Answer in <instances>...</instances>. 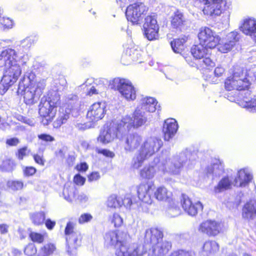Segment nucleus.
<instances>
[{"label": "nucleus", "mask_w": 256, "mask_h": 256, "mask_svg": "<svg viewBox=\"0 0 256 256\" xmlns=\"http://www.w3.org/2000/svg\"><path fill=\"white\" fill-rule=\"evenodd\" d=\"M208 174H212L216 176H219L224 172V165L219 159L214 160L210 166L206 169Z\"/></svg>", "instance_id": "nucleus-29"}, {"label": "nucleus", "mask_w": 256, "mask_h": 256, "mask_svg": "<svg viewBox=\"0 0 256 256\" xmlns=\"http://www.w3.org/2000/svg\"><path fill=\"white\" fill-rule=\"evenodd\" d=\"M181 204L184 212L191 216H196L199 210L203 209V206L200 201L193 203L188 196L184 194L182 195Z\"/></svg>", "instance_id": "nucleus-18"}, {"label": "nucleus", "mask_w": 256, "mask_h": 256, "mask_svg": "<svg viewBox=\"0 0 256 256\" xmlns=\"http://www.w3.org/2000/svg\"><path fill=\"white\" fill-rule=\"evenodd\" d=\"M92 218V216L90 214H82L78 219V222L83 224L90 222Z\"/></svg>", "instance_id": "nucleus-55"}, {"label": "nucleus", "mask_w": 256, "mask_h": 256, "mask_svg": "<svg viewBox=\"0 0 256 256\" xmlns=\"http://www.w3.org/2000/svg\"><path fill=\"white\" fill-rule=\"evenodd\" d=\"M168 202V204L166 210V214L171 218L178 216L180 214L181 210L178 202L173 199Z\"/></svg>", "instance_id": "nucleus-33"}, {"label": "nucleus", "mask_w": 256, "mask_h": 256, "mask_svg": "<svg viewBox=\"0 0 256 256\" xmlns=\"http://www.w3.org/2000/svg\"><path fill=\"white\" fill-rule=\"evenodd\" d=\"M202 59V62L203 64L208 68H212L215 66L214 62L207 56H204V58Z\"/></svg>", "instance_id": "nucleus-56"}, {"label": "nucleus", "mask_w": 256, "mask_h": 256, "mask_svg": "<svg viewBox=\"0 0 256 256\" xmlns=\"http://www.w3.org/2000/svg\"><path fill=\"white\" fill-rule=\"evenodd\" d=\"M21 74L22 69L18 64H8L7 66L4 67L3 76L0 82L1 95H4L18 80Z\"/></svg>", "instance_id": "nucleus-5"}, {"label": "nucleus", "mask_w": 256, "mask_h": 256, "mask_svg": "<svg viewBox=\"0 0 256 256\" xmlns=\"http://www.w3.org/2000/svg\"><path fill=\"white\" fill-rule=\"evenodd\" d=\"M148 10L144 4L136 2L129 5L126 10V15L128 21L137 24L142 20Z\"/></svg>", "instance_id": "nucleus-10"}, {"label": "nucleus", "mask_w": 256, "mask_h": 256, "mask_svg": "<svg viewBox=\"0 0 256 256\" xmlns=\"http://www.w3.org/2000/svg\"><path fill=\"white\" fill-rule=\"evenodd\" d=\"M204 45L200 42L199 44L193 46L190 50L192 56L196 59H202L208 55V49Z\"/></svg>", "instance_id": "nucleus-32"}, {"label": "nucleus", "mask_w": 256, "mask_h": 256, "mask_svg": "<svg viewBox=\"0 0 256 256\" xmlns=\"http://www.w3.org/2000/svg\"><path fill=\"white\" fill-rule=\"evenodd\" d=\"M220 249L218 244L215 240H208L203 244L202 250L207 255H214Z\"/></svg>", "instance_id": "nucleus-31"}, {"label": "nucleus", "mask_w": 256, "mask_h": 256, "mask_svg": "<svg viewBox=\"0 0 256 256\" xmlns=\"http://www.w3.org/2000/svg\"><path fill=\"white\" fill-rule=\"evenodd\" d=\"M0 22L4 28H11L13 26L14 22L12 20L8 18H3L0 20Z\"/></svg>", "instance_id": "nucleus-53"}, {"label": "nucleus", "mask_w": 256, "mask_h": 256, "mask_svg": "<svg viewBox=\"0 0 256 256\" xmlns=\"http://www.w3.org/2000/svg\"><path fill=\"white\" fill-rule=\"evenodd\" d=\"M142 140V136L138 134L128 135L126 140L125 150L129 152L134 150L139 147Z\"/></svg>", "instance_id": "nucleus-26"}, {"label": "nucleus", "mask_w": 256, "mask_h": 256, "mask_svg": "<svg viewBox=\"0 0 256 256\" xmlns=\"http://www.w3.org/2000/svg\"><path fill=\"white\" fill-rule=\"evenodd\" d=\"M85 178L80 174H76L74 178V182L78 185L82 186L85 182Z\"/></svg>", "instance_id": "nucleus-61"}, {"label": "nucleus", "mask_w": 256, "mask_h": 256, "mask_svg": "<svg viewBox=\"0 0 256 256\" xmlns=\"http://www.w3.org/2000/svg\"><path fill=\"white\" fill-rule=\"evenodd\" d=\"M106 206L110 208H118L122 206V200L114 194L110 196L106 201Z\"/></svg>", "instance_id": "nucleus-40"}, {"label": "nucleus", "mask_w": 256, "mask_h": 256, "mask_svg": "<svg viewBox=\"0 0 256 256\" xmlns=\"http://www.w3.org/2000/svg\"><path fill=\"white\" fill-rule=\"evenodd\" d=\"M143 29L144 35L149 40H152L158 38L159 28L146 27L143 28Z\"/></svg>", "instance_id": "nucleus-39"}, {"label": "nucleus", "mask_w": 256, "mask_h": 256, "mask_svg": "<svg viewBox=\"0 0 256 256\" xmlns=\"http://www.w3.org/2000/svg\"><path fill=\"white\" fill-rule=\"evenodd\" d=\"M56 250V247L54 244H48L41 248L39 256H49L52 254Z\"/></svg>", "instance_id": "nucleus-42"}, {"label": "nucleus", "mask_w": 256, "mask_h": 256, "mask_svg": "<svg viewBox=\"0 0 256 256\" xmlns=\"http://www.w3.org/2000/svg\"><path fill=\"white\" fill-rule=\"evenodd\" d=\"M30 73L28 75L25 74L23 79L19 83L18 92H23L24 102L27 105L32 104V92L31 82L32 80L30 78Z\"/></svg>", "instance_id": "nucleus-14"}, {"label": "nucleus", "mask_w": 256, "mask_h": 256, "mask_svg": "<svg viewBox=\"0 0 256 256\" xmlns=\"http://www.w3.org/2000/svg\"><path fill=\"white\" fill-rule=\"evenodd\" d=\"M44 150L40 152L38 154H36L34 156V160L37 164L43 166L44 164L45 160L43 158L42 152Z\"/></svg>", "instance_id": "nucleus-57"}, {"label": "nucleus", "mask_w": 256, "mask_h": 256, "mask_svg": "<svg viewBox=\"0 0 256 256\" xmlns=\"http://www.w3.org/2000/svg\"><path fill=\"white\" fill-rule=\"evenodd\" d=\"M6 143L9 146H16L20 143V140L17 138H12L7 139Z\"/></svg>", "instance_id": "nucleus-62"}, {"label": "nucleus", "mask_w": 256, "mask_h": 256, "mask_svg": "<svg viewBox=\"0 0 256 256\" xmlns=\"http://www.w3.org/2000/svg\"><path fill=\"white\" fill-rule=\"evenodd\" d=\"M74 188L73 186H65L62 192L64 199L68 202H72L74 196Z\"/></svg>", "instance_id": "nucleus-47"}, {"label": "nucleus", "mask_w": 256, "mask_h": 256, "mask_svg": "<svg viewBox=\"0 0 256 256\" xmlns=\"http://www.w3.org/2000/svg\"><path fill=\"white\" fill-rule=\"evenodd\" d=\"M250 80L245 78L242 68L239 66L234 68L232 74L228 77L225 80L224 87L227 90H236L238 96L236 99L240 100V105L243 96L242 93L248 90V88L250 85Z\"/></svg>", "instance_id": "nucleus-4"}, {"label": "nucleus", "mask_w": 256, "mask_h": 256, "mask_svg": "<svg viewBox=\"0 0 256 256\" xmlns=\"http://www.w3.org/2000/svg\"><path fill=\"white\" fill-rule=\"evenodd\" d=\"M21 44L26 50H29L32 46V39L30 37H27L22 40Z\"/></svg>", "instance_id": "nucleus-59"}, {"label": "nucleus", "mask_w": 256, "mask_h": 256, "mask_svg": "<svg viewBox=\"0 0 256 256\" xmlns=\"http://www.w3.org/2000/svg\"><path fill=\"white\" fill-rule=\"evenodd\" d=\"M198 232L209 236L218 235L220 230V224L215 221L208 220L201 223L198 228Z\"/></svg>", "instance_id": "nucleus-16"}, {"label": "nucleus", "mask_w": 256, "mask_h": 256, "mask_svg": "<svg viewBox=\"0 0 256 256\" xmlns=\"http://www.w3.org/2000/svg\"><path fill=\"white\" fill-rule=\"evenodd\" d=\"M242 216L247 220L256 218V200H250L244 204L242 210Z\"/></svg>", "instance_id": "nucleus-27"}, {"label": "nucleus", "mask_w": 256, "mask_h": 256, "mask_svg": "<svg viewBox=\"0 0 256 256\" xmlns=\"http://www.w3.org/2000/svg\"><path fill=\"white\" fill-rule=\"evenodd\" d=\"M153 184H141L137 188L139 199L144 203L150 204L152 202V195L154 190Z\"/></svg>", "instance_id": "nucleus-20"}, {"label": "nucleus", "mask_w": 256, "mask_h": 256, "mask_svg": "<svg viewBox=\"0 0 256 256\" xmlns=\"http://www.w3.org/2000/svg\"><path fill=\"white\" fill-rule=\"evenodd\" d=\"M139 108L145 110L148 112H153L156 110H159L160 106L158 105L156 100L150 96L142 98L140 101V104L138 106Z\"/></svg>", "instance_id": "nucleus-24"}, {"label": "nucleus", "mask_w": 256, "mask_h": 256, "mask_svg": "<svg viewBox=\"0 0 256 256\" xmlns=\"http://www.w3.org/2000/svg\"><path fill=\"white\" fill-rule=\"evenodd\" d=\"M135 202L136 201L131 194H126L124 199L122 200V204H124L126 208H130L132 204Z\"/></svg>", "instance_id": "nucleus-49"}, {"label": "nucleus", "mask_w": 256, "mask_h": 256, "mask_svg": "<svg viewBox=\"0 0 256 256\" xmlns=\"http://www.w3.org/2000/svg\"><path fill=\"white\" fill-rule=\"evenodd\" d=\"M46 86V80L44 79H36L33 83V89L34 90V95L39 98L42 94L43 90Z\"/></svg>", "instance_id": "nucleus-38"}, {"label": "nucleus", "mask_w": 256, "mask_h": 256, "mask_svg": "<svg viewBox=\"0 0 256 256\" xmlns=\"http://www.w3.org/2000/svg\"><path fill=\"white\" fill-rule=\"evenodd\" d=\"M122 127L120 126V120L112 122L100 131L98 141L106 144L112 142L116 138H122L126 134V132L121 130Z\"/></svg>", "instance_id": "nucleus-7"}, {"label": "nucleus", "mask_w": 256, "mask_h": 256, "mask_svg": "<svg viewBox=\"0 0 256 256\" xmlns=\"http://www.w3.org/2000/svg\"><path fill=\"white\" fill-rule=\"evenodd\" d=\"M252 176L248 168L241 169L238 171L234 180V185L239 187H245L252 180Z\"/></svg>", "instance_id": "nucleus-23"}, {"label": "nucleus", "mask_w": 256, "mask_h": 256, "mask_svg": "<svg viewBox=\"0 0 256 256\" xmlns=\"http://www.w3.org/2000/svg\"><path fill=\"white\" fill-rule=\"evenodd\" d=\"M60 88L48 91V95L43 97L39 104V114L43 118L42 122L44 125H48L54 117L56 108L60 104V94L58 91Z\"/></svg>", "instance_id": "nucleus-3"}, {"label": "nucleus", "mask_w": 256, "mask_h": 256, "mask_svg": "<svg viewBox=\"0 0 256 256\" xmlns=\"http://www.w3.org/2000/svg\"><path fill=\"white\" fill-rule=\"evenodd\" d=\"M126 236L123 232L118 234L116 231H110L105 235V242L108 245L114 246L118 256H142L146 248L138 244H128L126 240Z\"/></svg>", "instance_id": "nucleus-2"}, {"label": "nucleus", "mask_w": 256, "mask_h": 256, "mask_svg": "<svg viewBox=\"0 0 256 256\" xmlns=\"http://www.w3.org/2000/svg\"><path fill=\"white\" fill-rule=\"evenodd\" d=\"M112 88L116 89L122 96L128 100L136 98V90L130 80L124 78H115L111 84Z\"/></svg>", "instance_id": "nucleus-9"}, {"label": "nucleus", "mask_w": 256, "mask_h": 256, "mask_svg": "<svg viewBox=\"0 0 256 256\" xmlns=\"http://www.w3.org/2000/svg\"><path fill=\"white\" fill-rule=\"evenodd\" d=\"M77 96L72 94H66L64 98V104L68 105L74 104V102L77 101Z\"/></svg>", "instance_id": "nucleus-52"}, {"label": "nucleus", "mask_w": 256, "mask_h": 256, "mask_svg": "<svg viewBox=\"0 0 256 256\" xmlns=\"http://www.w3.org/2000/svg\"><path fill=\"white\" fill-rule=\"evenodd\" d=\"M146 27L159 28L155 16H148L146 18L143 28Z\"/></svg>", "instance_id": "nucleus-45"}, {"label": "nucleus", "mask_w": 256, "mask_h": 256, "mask_svg": "<svg viewBox=\"0 0 256 256\" xmlns=\"http://www.w3.org/2000/svg\"><path fill=\"white\" fill-rule=\"evenodd\" d=\"M15 166L14 160L6 159L3 160L2 164L0 165V170L2 172H11L14 170Z\"/></svg>", "instance_id": "nucleus-43"}, {"label": "nucleus", "mask_w": 256, "mask_h": 256, "mask_svg": "<svg viewBox=\"0 0 256 256\" xmlns=\"http://www.w3.org/2000/svg\"><path fill=\"white\" fill-rule=\"evenodd\" d=\"M148 158L146 156L143 154L140 151L133 158L132 162V166L136 169L140 167L144 160Z\"/></svg>", "instance_id": "nucleus-41"}, {"label": "nucleus", "mask_w": 256, "mask_h": 256, "mask_svg": "<svg viewBox=\"0 0 256 256\" xmlns=\"http://www.w3.org/2000/svg\"><path fill=\"white\" fill-rule=\"evenodd\" d=\"M28 150L27 146H24L19 148L16 152V156L20 160H22L24 158L28 156Z\"/></svg>", "instance_id": "nucleus-50"}, {"label": "nucleus", "mask_w": 256, "mask_h": 256, "mask_svg": "<svg viewBox=\"0 0 256 256\" xmlns=\"http://www.w3.org/2000/svg\"><path fill=\"white\" fill-rule=\"evenodd\" d=\"M232 185V180L228 176L222 178L218 184L214 187V192L219 194L230 189Z\"/></svg>", "instance_id": "nucleus-36"}, {"label": "nucleus", "mask_w": 256, "mask_h": 256, "mask_svg": "<svg viewBox=\"0 0 256 256\" xmlns=\"http://www.w3.org/2000/svg\"><path fill=\"white\" fill-rule=\"evenodd\" d=\"M100 176L98 172H92L88 176V180L89 182L96 181L99 180Z\"/></svg>", "instance_id": "nucleus-63"}, {"label": "nucleus", "mask_w": 256, "mask_h": 256, "mask_svg": "<svg viewBox=\"0 0 256 256\" xmlns=\"http://www.w3.org/2000/svg\"><path fill=\"white\" fill-rule=\"evenodd\" d=\"M106 104L104 102H98L92 104L89 108L86 118L91 122L101 120L106 113Z\"/></svg>", "instance_id": "nucleus-17"}, {"label": "nucleus", "mask_w": 256, "mask_h": 256, "mask_svg": "<svg viewBox=\"0 0 256 256\" xmlns=\"http://www.w3.org/2000/svg\"><path fill=\"white\" fill-rule=\"evenodd\" d=\"M171 254L172 256H196V254L193 251H186L182 250L174 252Z\"/></svg>", "instance_id": "nucleus-51"}, {"label": "nucleus", "mask_w": 256, "mask_h": 256, "mask_svg": "<svg viewBox=\"0 0 256 256\" xmlns=\"http://www.w3.org/2000/svg\"><path fill=\"white\" fill-rule=\"evenodd\" d=\"M147 122V116L145 112L138 106L131 117L126 115L120 120V126H122L121 130L126 134L132 128H138L144 126Z\"/></svg>", "instance_id": "nucleus-6"}, {"label": "nucleus", "mask_w": 256, "mask_h": 256, "mask_svg": "<svg viewBox=\"0 0 256 256\" xmlns=\"http://www.w3.org/2000/svg\"><path fill=\"white\" fill-rule=\"evenodd\" d=\"M239 34L237 32L234 31L226 35L224 40L220 42L218 44V50L222 53H226L230 51L238 40Z\"/></svg>", "instance_id": "nucleus-19"}, {"label": "nucleus", "mask_w": 256, "mask_h": 256, "mask_svg": "<svg viewBox=\"0 0 256 256\" xmlns=\"http://www.w3.org/2000/svg\"><path fill=\"white\" fill-rule=\"evenodd\" d=\"M192 154L186 150L174 156L168 160L160 161V158H156L153 162L148 166H145L140 172V176L144 178H152L156 172L159 170L164 172H168L174 174H179L184 164L186 163Z\"/></svg>", "instance_id": "nucleus-1"}, {"label": "nucleus", "mask_w": 256, "mask_h": 256, "mask_svg": "<svg viewBox=\"0 0 256 256\" xmlns=\"http://www.w3.org/2000/svg\"><path fill=\"white\" fill-rule=\"evenodd\" d=\"M143 52L138 46L128 48L122 56V62L124 65H128L132 62H141V58Z\"/></svg>", "instance_id": "nucleus-15"}, {"label": "nucleus", "mask_w": 256, "mask_h": 256, "mask_svg": "<svg viewBox=\"0 0 256 256\" xmlns=\"http://www.w3.org/2000/svg\"><path fill=\"white\" fill-rule=\"evenodd\" d=\"M200 42L208 48L216 47L220 40V36L216 32L208 27H202L198 35Z\"/></svg>", "instance_id": "nucleus-11"}, {"label": "nucleus", "mask_w": 256, "mask_h": 256, "mask_svg": "<svg viewBox=\"0 0 256 256\" xmlns=\"http://www.w3.org/2000/svg\"><path fill=\"white\" fill-rule=\"evenodd\" d=\"M240 28L244 34L253 38L256 34V20L252 18L244 19Z\"/></svg>", "instance_id": "nucleus-28"}, {"label": "nucleus", "mask_w": 256, "mask_h": 256, "mask_svg": "<svg viewBox=\"0 0 256 256\" xmlns=\"http://www.w3.org/2000/svg\"><path fill=\"white\" fill-rule=\"evenodd\" d=\"M202 12L206 16L215 18L220 16L224 10L226 0H206Z\"/></svg>", "instance_id": "nucleus-12"}, {"label": "nucleus", "mask_w": 256, "mask_h": 256, "mask_svg": "<svg viewBox=\"0 0 256 256\" xmlns=\"http://www.w3.org/2000/svg\"><path fill=\"white\" fill-rule=\"evenodd\" d=\"M38 138L39 140L44 141L46 142H52L54 140V138L53 136L46 134H38Z\"/></svg>", "instance_id": "nucleus-60"}, {"label": "nucleus", "mask_w": 256, "mask_h": 256, "mask_svg": "<svg viewBox=\"0 0 256 256\" xmlns=\"http://www.w3.org/2000/svg\"><path fill=\"white\" fill-rule=\"evenodd\" d=\"M16 52L14 49L8 48L3 50L0 54V67H6L8 64H18L16 60Z\"/></svg>", "instance_id": "nucleus-22"}, {"label": "nucleus", "mask_w": 256, "mask_h": 256, "mask_svg": "<svg viewBox=\"0 0 256 256\" xmlns=\"http://www.w3.org/2000/svg\"><path fill=\"white\" fill-rule=\"evenodd\" d=\"M187 38L184 36L182 38L174 40L170 43L173 51L176 53H181L184 49V44L186 42Z\"/></svg>", "instance_id": "nucleus-37"}, {"label": "nucleus", "mask_w": 256, "mask_h": 256, "mask_svg": "<svg viewBox=\"0 0 256 256\" xmlns=\"http://www.w3.org/2000/svg\"><path fill=\"white\" fill-rule=\"evenodd\" d=\"M70 109L66 108L64 110L62 109L60 110L59 114L56 120L53 123V126L54 128H59L63 124L66 122L70 118Z\"/></svg>", "instance_id": "nucleus-34"}, {"label": "nucleus", "mask_w": 256, "mask_h": 256, "mask_svg": "<svg viewBox=\"0 0 256 256\" xmlns=\"http://www.w3.org/2000/svg\"><path fill=\"white\" fill-rule=\"evenodd\" d=\"M162 145V141L160 138L150 137L144 140L139 151L148 158L158 152Z\"/></svg>", "instance_id": "nucleus-13"}, {"label": "nucleus", "mask_w": 256, "mask_h": 256, "mask_svg": "<svg viewBox=\"0 0 256 256\" xmlns=\"http://www.w3.org/2000/svg\"><path fill=\"white\" fill-rule=\"evenodd\" d=\"M6 186L11 190L16 191L20 190L22 188L24 183L21 180H10L8 181Z\"/></svg>", "instance_id": "nucleus-46"}, {"label": "nucleus", "mask_w": 256, "mask_h": 256, "mask_svg": "<svg viewBox=\"0 0 256 256\" xmlns=\"http://www.w3.org/2000/svg\"><path fill=\"white\" fill-rule=\"evenodd\" d=\"M108 220L115 228H119L123 224V219L118 213H114L108 218Z\"/></svg>", "instance_id": "nucleus-44"}, {"label": "nucleus", "mask_w": 256, "mask_h": 256, "mask_svg": "<svg viewBox=\"0 0 256 256\" xmlns=\"http://www.w3.org/2000/svg\"><path fill=\"white\" fill-rule=\"evenodd\" d=\"M154 194L156 198L158 200L168 202L172 199V192L164 186L158 188Z\"/></svg>", "instance_id": "nucleus-35"}, {"label": "nucleus", "mask_w": 256, "mask_h": 256, "mask_svg": "<svg viewBox=\"0 0 256 256\" xmlns=\"http://www.w3.org/2000/svg\"><path fill=\"white\" fill-rule=\"evenodd\" d=\"M45 218V214L43 212H36L33 214V223L36 225L43 224Z\"/></svg>", "instance_id": "nucleus-48"}, {"label": "nucleus", "mask_w": 256, "mask_h": 256, "mask_svg": "<svg viewBox=\"0 0 256 256\" xmlns=\"http://www.w3.org/2000/svg\"><path fill=\"white\" fill-rule=\"evenodd\" d=\"M96 151L98 154H102L108 158H112L114 156V154L112 152L107 149L97 148Z\"/></svg>", "instance_id": "nucleus-58"}, {"label": "nucleus", "mask_w": 256, "mask_h": 256, "mask_svg": "<svg viewBox=\"0 0 256 256\" xmlns=\"http://www.w3.org/2000/svg\"><path fill=\"white\" fill-rule=\"evenodd\" d=\"M46 233L44 232L43 234L33 232V242H38V244L42 243L44 240V238L46 236Z\"/></svg>", "instance_id": "nucleus-54"}, {"label": "nucleus", "mask_w": 256, "mask_h": 256, "mask_svg": "<svg viewBox=\"0 0 256 256\" xmlns=\"http://www.w3.org/2000/svg\"><path fill=\"white\" fill-rule=\"evenodd\" d=\"M186 23V20L184 14L177 10L172 17L171 25L173 28L182 30Z\"/></svg>", "instance_id": "nucleus-30"}, {"label": "nucleus", "mask_w": 256, "mask_h": 256, "mask_svg": "<svg viewBox=\"0 0 256 256\" xmlns=\"http://www.w3.org/2000/svg\"><path fill=\"white\" fill-rule=\"evenodd\" d=\"M242 95L243 97L240 106L246 108L250 112H256V95L252 98L250 96V92L249 90L243 92Z\"/></svg>", "instance_id": "nucleus-25"}, {"label": "nucleus", "mask_w": 256, "mask_h": 256, "mask_svg": "<svg viewBox=\"0 0 256 256\" xmlns=\"http://www.w3.org/2000/svg\"><path fill=\"white\" fill-rule=\"evenodd\" d=\"M76 223L69 221L66 226L64 234L67 244V252L70 256H76V249L80 246L82 236L78 232H74Z\"/></svg>", "instance_id": "nucleus-8"}, {"label": "nucleus", "mask_w": 256, "mask_h": 256, "mask_svg": "<svg viewBox=\"0 0 256 256\" xmlns=\"http://www.w3.org/2000/svg\"><path fill=\"white\" fill-rule=\"evenodd\" d=\"M178 129V124L174 118L166 120L163 124L162 132L164 140L169 141L176 134Z\"/></svg>", "instance_id": "nucleus-21"}, {"label": "nucleus", "mask_w": 256, "mask_h": 256, "mask_svg": "<svg viewBox=\"0 0 256 256\" xmlns=\"http://www.w3.org/2000/svg\"><path fill=\"white\" fill-rule=\"evenodd\" d=\"M224 68L221 66H218L214 70V74L215 76L220 77L224 73Z\"/></svg>", "instance_id": "nucleus-64"}]
</instances>
